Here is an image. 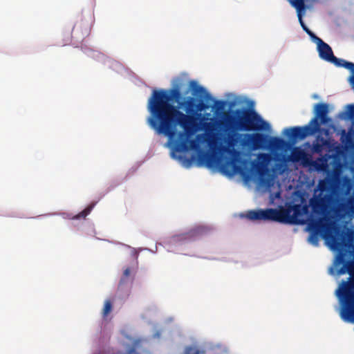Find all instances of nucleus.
Segmentation results:
<instances>
[{"label": "nucleus", "instance_id": "1", "mask_svg": "<svg viewBox=\"0 0 354 354\" xmlns=\"http://www.w3.org/2000/svg\"><path fill=\"white\" fill-rule=\"evenodd\" d=\"M180 88L176 86L169 90H153L148 100L147 109L149 115L147 124L156 133L164 135L170 140L177 134L178 124L185 126L192 120L178 109L182 101Z\"/></svg>", "mask_w": 354, "mask_h": 354}, {"label": "nucleus", "instance_id": "2", "mask_svg": "<svg viewBox=\"0 0 354 354\" xmlns=\"http://www.w3.org/2000/svg\"><path fill=\"white\" fill-rule=\"evenodd\" d=\"M240 139V145L243 147H248L251 149H263L268 143V137L267 135L261 133L238 134L232 133L229 136L228 148H225V150L231 155L232 157L226 158V160L221 162V169L227 174H241L243 176L245 174L249 175L251 171H256L260 174H263L265 170V162L270 160V156L268 153H259L258 158L261 162H256L255 160L250 162L251 168L246 169L245 165L248 161L242 160L240 156V151L234 149L239 140Z\"/></svg>", "mask_w": 354, "mask_h": 354}, {"label": "nucleus", "instance_id": "3", "mask_svg": "<svg viewBox=\"0 0 354 354\" xmlns=\"http://www.w3.org/2000/svg\"><path fill=\"white\" fill-rule=\"evenodd\" d=\"M308 228L310 232L309 241L314 245H318L322 236L330 249L340 252L343 248L352 245L354 241V231L342 230L328 216L310 220Z\"/></svg>", "mask_w": 354, "mask_h": 354}, {"label": "nucleus", "instance_id": "4", "mask_svg": "<svg viewBox=\"0 0 354 354\" xmlns=\"http://www.w3.org/2000/svg\"><path fill=\"white\" fill-rule=\"evenodd\" d=\"M208 108L209 105L203 101L196 104V100L193 97L184 98L181 102H179L178 109H183L186 112V115H190L193 119L192 121L187 122L185 126L178 124V126L182 127L183 131L176 134V136L178 135V140L176 142V151H186L189 149V145L192 148H195L197 146L196 140H189V136L196 131L197 124L195 115L198 111H203Z\"/></svg>", "mask_w": 354, "mask_h": 354}, {"label": "nucleus", "instance_id": "5", "mask_svg": "<svg viewBox=\"0 0 354 354\" xmlns=\"http://www.w3.org/2000/svg\"><path fill=\"white\" fill-rule=\"evenodd\" d=\"M301 205H289L286 208L266 209L250 210L246 214V218L251 221H273L281 223L299 224L301 221L298 218L303 215Z\"/></svg>", "mask_w": 354, "mask_h": 354}, {"label": "nucleus", "instance_id": "6", "mask_svg": "<svg viewBox=\"0 0 354 354\" xmlns=\"http://www.w3.org/2000/svg\"><path fill=\"white\" fill-rule=\"evenodd\" d=\"M236 117L228 116L227 122L229 127L236 131H261L268 127L261 117L250 109H237Z\"/></svg>", "mask_w": 354, "mask_h": 354}, {"label": "nucleus", "instance_id": "7", "mask_svg": "<svg viewBox=\"0 0 354 354\" xmlns=\"http://www.w3.org/2000/svg\"><path fill=\"white\" fill-rule=\"evenodd\" d=\"M317 40L318 41L317 44V50L321 59L333 63L337 67H344L351 71L352 75L350 76L348 82L354 91V64L336 57L328 44L325 43L322 39H317Z\"/></svg>", "mask_w": 354, "mask_h": 354}, {"label": "nucleus", "instance_id": "8", "mask_svg": "<svg viewBox=\"0 0 354 354\" xmlns=\"http://www.w3.org/2000/svg\"><path fill=\"white\" fill-rule=\"evenodd\" d=\"M335 295L341 305L342 319L354 323V289H336Z\"/></svg>", "mask_w": 354, "mask_h": 354}, {"label": "nucleus", "instance_id": "9", "mask_svg": "<svg viewBox=\"0 0 354 354\" xmlns=\"http://www.w3.org/2000/svg\"><path fill=\"white\" fill-rule=\"evenodd\" d=\"M344 254L340 252L336 258V265L344 263L340 268L331 267L330 273L333 275H341L346 272L349 274L348 281L341 283L338 288H354V259L351 261H345Z\"/></svg>", "mask_w": 354, "mask_h": 354}, {"label": "nucleus", "instance_id": "10", "mask_svg": "<svg viewBox=\"0 0 354 354\" xmlns=\"http://www.w3.org/2000/svg\"><path fill=\"white\" fill-rule=\"evenodd\" d=\"M289 158L292 162L301 161L304 165L313 167L317 171H322L326 167V158L319 157L316 160H313L311 156L299 147H295L292 150Z\"/></svg>", "mask_w": 354, "mask_h": 354}, {"label": "nucleus", "instance_id": "11", "mask_svg": "<svg viewBox=\"0 0 354 354\" xmlns=\"http://www.w3.org/2000/svg\"><path fill=\"white\" fill-rule=\"evenodd\" d=\"M337 134H340V141L344 145L337 144L335 147V150L331 155L326 154L324 157L326 158L327 160L333 158L334 159H339L344 156L345 151H351V153L354 154V140H352L351 136L347 133L344 129H341L338 131Z\"/></svg>", "mask_w": 354, "mask_h": 354}, {"label": "nucleus", "instance_id": "12", "mask_svg": "<svg viewBox=\"0 0 354 354\" xmlns=\"http://www.w3.org/2000/svg\"><path fill=\"white\" fill-rule=\"evenodd\" d=\"M318 132L309 122L305 126L286 128L283 131V134L291 140H303L307 136L314 135Z\"/></svg>", "mask_w": 354, "mask_h": 354}, {"label": "nucleus", "instance_id": "13", "mask_svg": "<svg viewBox=\"0 0 354 354\" xmlns=\"http://www.w3.org/2000/svg\"><path fill=\"white\" fill-rule=\"evenodd\" d=\"M315 115L310 121L311 124L321 132V124H326L331 122V118L328 116V105L325 103H318L315 106Z\"/></svg>", "mask_w": 354, "mask_h": 354}, {"label": "nucleus", "instance_id": "14", "mask_svg": "<svg viewBox=\"0 0 354 354\" xmlns=\"http://www.w3.org/2000/svg\"><path fill=\"white\" fill-rule=\"evenodd\" d=\"M191 86L193 87V89L195 93H200L201 95H203L205 100L206 101H214V108L216 111H221L224 109L226 102L224 100H214L212 95L206 91V90L201 86L196 85V83L194 81L190 82Z\"/></svg>", "mask_w": 354, "mask_h": 354}, {"label": "nucleus", "instance_id": "15", "mask_svg": "<svg viewBox=\"0 0 354 354\" xmlns=\"http://www.w3.org/2000/svg\"><path fill=\"white\" fill-rule=\"evenodd\" d=\"M91 31V24L88 21L81 20L77 22L73 26L72 34L73 37L77 39H83L88 36Z\"/></svg>", "mask_w": 354, "mask_h": 354}, {"label": "nucleus", "instance_id": "16", "mask_svg": "<svg viewBox=\"0 0 354 354\" xmlns=\"http://www.w3.org/2000/svg\"><path fill=\"white\" fill-rule=\"evenodd\" d=\"M338 116L341 119L351 120V127L348 133L354 135V104H348L345 109L339 113Z\"/></svg>", "mask_w": 354, "mask_h": 354}, {"label": "nucleus", "instance_id": "17", "mask_svg": "<svg viewBox=\"0 0 354 354\" xmlns=\"http://www.w3.org/2000/svg\"><path fill=\"white\" fill-rule=\"evenodd\" d=\"M207 230V227L204 226H197L191 229L189 232L178 236V238L184 240L194 239L206 233Z\"/></svg>", "mask_w": 354, "mask_h": 354}, {"label": "nucleus", "instance_id": "18", "mask_svg": "<svg viewBox=\"0 0 354 354\" xmlns=\"http://www.w3.org/2000/svg\"><path fill=\"white\" fill-rule=\"evenodd\" d=\"M328 142L324 138L317 136L316 140L313 142L311 147V152L313 153H317L323 156L322 152L325 145H327Z\"/></svg>", "mask_w": 354, "mask_h": 354}, {"label": "nucleus", "instance_id": "19", "mask_svg": "<svg viewBox=\"0 0 354 354\" xmlns=\"http://www.w3.org/2000/svg\"><path fill=\"white\" fill-rule=\"evenodd\" d=\"M289 3L296 8L297 12L298 19L300 23L301 26L303 28V26H306L305 23L302 19L301 12L305 10L306 5L305 0H290Z\"/></svg>", "mask_w": 354, "mask_h": 354}, {"label": "nucleus", "instance_id": "20", "mask_svg": "<svg viewBox=\"0 0 354 354\" xmlns=\"http://www.w3.org/2000/svg\"><path fill=\"white\" fill-rule=\"evenodd\" d=\"M136 270L137 267L136 266L126 267L123 270L120 282L124 283V281L130 279L131 277L136 274Z\"/></svg>", "mask_w": 354, "mask_h": 354}, {"label": "nucleus", "instance_id": "21", "mask_svg": "<svg viewBox=\"0 0 354 354\" xmlns=\"http://www.w3.org/2000/svg\"><path fill=\"white\" fill-rule=\"evenodd\" d=\"M283 139L279 137H273L270 138V145L276 149H279L285 145Z\"/></svg>", "mask_w": 354, "mask_h": 354}, {"label": "nucleus", "instance_id": "22", "mask_svg": "<svg viewBox=\"0 0 354 354\" xmlns=\"http://www.w3.org/2000/svg\"><path fill=\"white\" fill-rule=\"evenodd\" d=\"M95 205V203H92L89 205H88L84 210L77 214L75 218H85L87 215L90 214L94 206Z\"/></svg>", "mask_w": 354, "mask_h": 354}, {"label": "nucleus", "instance_id": "23", "mask_svg": "<svg viewBox=\"0 0 354 354\" xmlns=\"http://www.w3.org/2000/svg\"><path fill=\"white\" fill-rule=\"evenodd\" d=\"M203 353H204L203 351H201L195 346H189L185 347L183 354H203Z\"/></svg>", "mask_w": 354, "mask_h": 354}, {"label": "nucleus", "instance_id": "24", "mask_svg": "<svg viewBox=\"0 0 354 354\" xmlns=\"http://www.w3.org/2000/svg\"><path fill=\"white\" fill-rule=\"evenodd\" d=\"M112 310V303L110 300H106L102 310V316L106 317Z\"/></svg>", "mask_w": 354, "mask_h": 354}, {"label": "nucleus", "instance_id": "25", "mask_svg": "<svg viewBox=\"0 0 354 354\" xmlns=\"http://www.w3.org/2000/svg\"><path fill=\"white\" fill-rule=\"evenodd\" d=\"M311 207L315 213H319L323 209V204L319 200L311 201Z\"/></svg>", "mask_w": 354, "mask_h": 354}, {"label": "nucleus", "instance_id": "26", "mask_svg": "<svg viewBox=\"0 0 354 354\" xmlns=\"http://www.w3.org/2000/svg\"><path fill=\"white\" fill-rule=\"evenodd\" d=\"M326 140L328 142L327 145H325V147L328 149L329 152H333L335 150V147L337 146V142H335L333 139L328 138Z\"/></svg>", "mask_w": 354, "mask_h": 354}, {"label": "nucleus", "instance_id": "27", "mask_svg": "<svg viewBox=\"0 0 354 354\" xmlns=\"http://www.w3.org/2000/svg\"><path fill=\"white\" fill-rule=\"evenodd\" d=\"M348 205L350 209L354 212V196L351 197L348 201Z\"/></svg>", "mask_w": 354, "mask_h": 354}, {"label": "nucleus", "instance_id": "28", "mask_svg": "<svg viewBox=\"0 0 354 354\" xmlns=\"http://www.w3.org/2000/svg\"><path fill=\"white\" fill-rule=\"evenodd\" d=\"M203 157L207 161L208 163L212 162V161L214 160V156L207 153L204 154Z\"/></svg>", "mask_w": 354, "mask_h": 354}, {"label": "nucleus", "instance_id": "29", "mask_svg": "<svg viewBox=\"0 0 354 354\" xmlns=\"http://www.w3.org/2000/svg\"><path fill=\"white\" fill-rule=\"evenodd\" d=\"M308 35L310 37V38L313 40L314 42L316 43V44H318V41H317V39H320L319 37H318L317 36H316L313 32H310V34H308Z\"/></svg>", "mask_w": 354, "mask_h": 354}, {"label": "nucleus", "instance_id": "30", "mask_svg": "<svg viewBox=\"0 0 354 354\" xmlns=\"http://www.w3.org/2000/svg\"><path fill=\"white\" fill-rule=\"evenodd\" d=\"M303 214H307L308 212V207L306 205H301V209Z\"/></svg>", "mask_w": 354, "mask_h": 354}, {"label": "nucleus", "instance_id": "31", "mask_svg": "<svg viewBox=\"0 0 354 354\" xmlns=\"http://www.w3.org/2000/svg\"><path fill=\"white\" fill-rule=\"evenodd\" d=\"M304 30L308 35L310 32H312L306 26H303Z\"/></svg>", "mask_w": 354, "mask_h": 354}, {"label": "nucleus", "instance_id": "32", "mask_svg": "<svg viewBox=\"0 0 354 354\" xmlns=\"http://www.w3.org/2000/svg\"><path fill=\"white\" fill-rule=\"evenodd\" d=\"M304 30L308 35L310 32H312L306 26H303Z\"/></svg>", "mask_w": 354, "mask_h": 354}, {"label": "nucleus", "instance_id": "33", "mask_svg": "<svg viewBox=\"0 0 354 354\" xmlns=\"http://www.w3.org/2000/svg\"><path fill=\"white\" fill-rule=\"evenodd\" d=\"M304 30L308 35L310 32H312L306 26H303Z\"/></svg>", "mask_w": 354, "mask_h": 354}, {"label": "nucleus", "instance_id": "34", "mask_svg": "<svg viewBox=\"0 0 354 354\" xmlns=\"http://www.w3.org/2000/svg\"><path fill=\"white\" fill-rule=\"evenodd\" d=\"M345 248H348L349 249H352V253H353V259H354V241L352 243V245H351V246H346Z\"/></svg>", "mask_w": 354, "mask_h": 354}, {"label": "nucleus", "instance_id": "35", "mask_svg": "<svg viewBox=\"0 0 354 354\" xmlns=\"http://www.w3.org/2000/svg\"><path fill=\"white\" fill-rule=\"evenodd\" d=\"M328 133H329V130L328 129H326L325 131H324L325 135L328 136Z\"/></svg>", "mask_w": 354, "mask_h": 354}, {"label": "nucleus", "instance_id": "36", "mask_svg": "<svg viewBox=\"0 0 354 354\" xmlns=\"http://www.w3.org/2000/svg\"><path fill=\"white\" fill-rule=\"evenodd\" d=\"M288 1H290V0H288Z\"/></svg>", "mask_w": 354, "mask_h": 354}]
</instances>
